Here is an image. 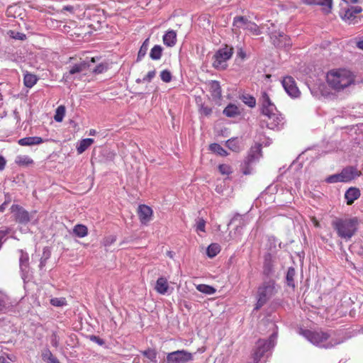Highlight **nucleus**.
Instances as JSON below:
<instances>
[{"label": "nucleus", "instance_id": "1", "mask_svg": "<svg viewBox=\"0 0 363 363\" xmlns=\"http://www.w3.org/2000/svg\"><path fill=\"white\" fill-rule=\"evenodd\" d=\"M262 113L264 118L261 125H265L271 130H280L285 123L284 118L277 111L275 105L271 101L269 95L263 91L261 96Z\"/></svg>", "mask_w": 363, "mask_h": 363}, {"label": "nucleus", "instance_id": "2", "mask_svg": "<svg viewBox=\"0 0 363 363\" xmlns=\"http://www.w3.org/2000/svg\"><path fill=\"white\" fill-rule=\"evenodd\" d=\"M329 86L339 92L355 84V75L346 69H333L326 75Z\"/></svg>", "mask_w": 363, "mask_h": 363}, {"label": "nucleus", "instance_id": "3", "mask_svg": "<svg viewBox=\"0 0 363 363\" xmlns=\"http://www.w3.org/2000/svg\"><path fill=\"white\" fill-rule=\"evenodd\" d=\"M358 219L354 218H337L332 222V226L337 235L345 241L350 240L357 233Z\"/></svg>", "mask_w": 363, "mask_h": 363}, {"label": "nucleus", "instance_id": "4", "mask_svg": "<svg viewBox=\"0 0 363 363\" xmlns=\"http://www.w3.org/2000/svg\"><path fill=\"white\" fill-rule=\"evenodd\" d=\"M300 334L313 345L325 349L332 348L341 342L337 339L332 337L331 335L328 332L323 330H302Z\"/></svg>", "mask_w": 363, "mask_h": 363}, {"label": "nucleus", "instance_id": "5", "mask_svg": "<svg viewBox=\"0 0 363 363\" xmlns=\"http://www.w3.org/2000/svg\"><path fill=\"white\" fill-rule=\"evenodd\" d=\"M277 293L275 281L272 279L264 281L257 289V303L255 310H259Z\"/></svg>", "mask_w": 363, "mask_h": 363}, {"label": "nucleus", "instance_id": "6", "mask_svg": "<svg viewBox=\"0 0 363 363\" xmlns=\"http://www.w3.org/2000/svg\"><path fill=\"white\" fill-rule=\"evenodd\" d=\"M276 335H272L269 340H259L254 352V360L256 362H265L270 355V350L274 347Z\"/></svg>", "mask_w": 363, "mask_h": 363}, {"label": "nucleus", "instance_id": "7", "mask_svg": "<svg viewBox=\"0 0 363 363\" xmlns=\"http://www.w3.org/2000/svg\"><path fill=\"white\" fill-rule=\"evenodd\" d=\"M264 27H267L272 43L276 47L281 48H289L291 47V42L290 38L283 32L277 31L271 28L268 24L264 25L262 28Z\"/></svg>", "mask_w": 363, "mask_h": 363}, {"label": "nucleus", "instance_id": "8", "mask_svg": "<svg viewBox=\"0 0 363 363\" xmlns=\"http://www.w3.org/2000/svg\"><path fill=\"white\" fill-rule=\"evenodd\" d=\"M233 55V48L225 47L220 49L213 56V66L219 69H224L227 67L226 62Z\"/></svg>", "mask_w": 363, "mask_h": 363}, {"label": "nucleus", "instance_id": "9", "mask_svg": "<svg viewBox=\"0 0 363 363\" xmlns=\"http://www.w3.org/2000/svg\"><path fill=\"white\" fill-rule=\"evenodd\" d=\"M192 354L182 350L167 354V363H186L192 359Z\"/></svg>", "mask_w": 363, "mask_h": 363}, {"label": "nucleus", "instance_id": "10", "mask_svg": "<svg viewBox=\"0 0 363 363\" xmlns=\"http://www.w3.org/2000/svg\"><path fill=\"white\" fill-rule=\"evenodd\" d=\"M238 223L235 229V232L233 233H230V236L231 239L238 241L241 239L244 226H245L248 223L247 218L245 216H241L239 214L235 215L234 217L231 219L230 223Z\"/></svg>", "mask_w": 363, "mask_h": 363}, {"label": "nucleus", "instance_id": "11", "mask_svg": "<svg viewBox=\"0 0 363 363\" xmlns=\"http://www.w3.org/2000/svg\"><path fill=\"white\" fill-rule=\"evenodd\" d=\"M11 211L13 214L16 220L20 223L26 224L32 219V216L19 205H12Z\"/></svg>", "mask_w": 363, "mask_h": 363}, {"label": "nucleus", "instance_id": "12", "mask_svg": "<svg viewBox=\"0 0 363 363\" xmlns=\"http://www.w3.org/2000/svg\"><path fill=\"white\" fill-rule=\"evenodd\" d=\"M282 86L288 94L292 98L299 96L301 92L296 86V82L292 77L286 76L281 81Z\"/></svg>", "mask_w": 363, "mask_h": 363}, {"label": "nucleus", "instance_id": "13", "mask_svg": "<svg viewBox=\"0 0 363 363\" xmlns=\"http://www.w3.org/2000/svg\"><path fill=\"white\" fill-rule=\"evenodd\" d=\"M91 67V64L85 61H82L79 63L72 65L69 70L65 72L63 75V79L65 81L72 80V76L76 74L81 73L86 71L87 68Z\"/></svg>", "mask_w": 363, "mask_h": 363}, {"label": "nucleus", "instance_id": "14", "mask_svg": "<svg viewBox=\"0 0 363 363\" xmlns=\"http://www.w3.org/2000/svg\"><path fill=\"white\" fill-rule=\"evenodd\" d=\"M340 173L344 182H348L360 175V172H359L357 169L353 167H348L345 168Z\"/></svg>", "mask_w": 363, "mask_h": 363}, {"label": "nucleus", "instance_id": "15", "mask_svg": "<svg viewBox=\"0 0 363 363\" xmlns=\"http://www.w3.org/2000/svg\"><path fill=\"white\" fill-rule=\"evenodd\" d=\"M152 214L150 207L146 205H140L138 207V215L142 223H147L150 221Z\"/></svg>", "mask_w": 363, "mask_h": 363}, {"label": "nucleus", "instance_id": "16", "mask_svg": "<svg viewBox=\"0 0 363 363\" xmlns=\"http://www.w3.org/2000/svg\"><path fill=\"white\" fill-rule=\"evenodd\" d=\"M20 252V258H19V265L20 269L23 274V277L26 276L28 273L29 271V257L28 253L23 252L22 250H19Z\"/></svg>", "mask_w": 363, "mask_h": 363}, {"label": "nucleus", "instance_id": "17", "mask_svg": "<svg viewBox=\"0 0 363 363\" xmlns=\"http://www.w3.org/2000/svg\"><path fill=\"white\" fill-rule=\"evenodd\" d=\"M261 145H255V146L252 147L247 160H248V164H254L261 157Z\"/></svg>", "mask_w": 363, "mask_h": 363}, {"label": "nucleus", "instance_id": "18", "mask_svg": "<svg viewBox=\"0 0 363 363\" xmlns=\"http://www.w3.org/2000/svg\"><path fill=\"white\" fill-rule=\"evenodd\" d=\"M360 196V191L357 188L351 187L345 194V198L348 205H351Z\"/></svg>", "mask_w": 363, "mask_h": 363}, {"label": "nucleus", "instance_id": "19", "mask_svg": "<svg viewBox=\"0 0 363 363\" xmlns=\"http://www.w3.org/2000/svg\"><path fill=\"white\" fill-rule=\"evenodd\" d=\"M44 140L40 137H26L21 138L18 140V144L22 146H31L35 145H40Z\"/></svg>", "mask_w": 363, "mask_h": 363}, {"label": "nucleus", "instance_id": "20", "mask_svg": "<svg viewBox=\"0 0 363 363\" xmlns=\"http://www.w3.org/2000/svg\"><path fill=\"white\" fill-rule=\"evenodd\" d=\"M164 44L168 47H173L177 42V34L173 30L167 31L163 36Z\"/></svg>", "mask_w": 363, "mask_h": 363}, {"label": "nucleus", "instance_id": "21", "mask_svg": "<svg viewBox=\"0 0 363 363\" xmlns=\"http://www.w3.org/2000/svg\"><path fill=\"white\" fill-rule=\"evenodd\" d=\"M169 289V285L167 283V279L164 277H160L157 281L155 285L156 291L161 294H164L167 292Z\"/></svg>", "mask_w": 363, "mask_h": 363}, {"label": "nucleus", "instance_id": "22", "mask_svg": "<svg viewBox=\"0 0 363 363\" xmlns=\"http://www.w3.org/2000/svg\"><path fill=\"white\" fill-rule=\"evenodd\" d=\"M273 272V264L272 256L270 254H267L264 256V262L263 267V273L264 275L269 277Z\"/></svg>", "mask_w": 363, "mask_h": 363}, {"label": "nucleus", "instance_id": "23", "mask_svg": "<svg viewBox=\"0 0 363 363\" xmlns=\"http://www.w3.org/2000/svg\"><path fill=\"white\" fill-rule=\"evenodd\" d=\"M38 81V77L36 75L26 72L24 74L23 77V83L24 85L28 88H32Z\"/></svg>", "mask_w": 363, "mask_h": 363}, {"label": "nucleus", "instance_id": "24", "mask_svg": "<svg viewBox=\"0 0 363 363\" xmlns=\"http://www.w3.org/2000/svg\"><path fill=\"white\" fill-rule=\"evenodd\" d=\"M223 114L228 117H235L240 115V110L237 106L229 104L223 110Z\"/></svg>", "mask_w": 363, "mask_h": 363}, {"label": "nucleus", "instance_id": "25", "mask_svg": "<svg viewBox=\"0 0 363 363\" xmlns=\"http://www.w3.org/2000/svg\"><path fill=\"white\" fill-rule=\"evenodd\" d=\"M94 140L92 138H86L80 141L79 145L77 147L79 154L83 153L89 146L94 143Z\"/></svg>", "mask_w": 363, "mask_h": 363}, {"label": "nucleus", "instance_id": "26", "mask_svg": "<svg viewBox=\"0 0 363 363\" xmlns=\"http://www.w3.org/2000/svg\"><path fill=\"white\" fill-rule=\"evenodd\" d=\"M246 18L243 16H236L233 19V26L238 28H242L245 30L247 28V24L249 23Z\"/></svg>", "mask_w": 363, "mask_h": 363}, {"label": "nucleus", "instance_id": "27", "mask_svg": "<svg viewBox=\"0 0 363 363\" xmlns=\"http://www.w3.org/2000/svg\"><path fill=\"white\" fill-rule=\"evenodd\" d=\"M15 162L20 166H28L33 163V160L28 155H18Z\"/></svg>", "mask_w": 363, "mask_h": 363}, {"label": "nucleus", "instance_id": "28", "mask_svg": "<svg viewBox=\"0 0 363 363\" xmlns=\"http://www.w3.org/2000/svg\"><path fill=\"white\" fill-rule=\"evenodd\" d=\"M73 233L79 238H84L87 235L88 229L84 225L77 224L74 227Z\"/></svg>", "mask_w": 363, "mask_h": 363}, {"label": "nucleus", "instance_id": "29", "mask_svg": "<svg viewBox=\"0 0 363 363\" xmlns=\"http://www.w3.org/2000/svg\"><path fill=\"white\" fill-rule=\"evenodd\" d=\"M210 89L213 96L216 98L221 96V88L218 82L212 81L210 84Z\"/></svg>", "mask_w": 363, "mask_h": 363}, {"label": "nucleus", "instance_id": "30", "mask_svg": "<svg viewBox=\"0 0 363 363\" xmlns=\"http://www.w3.org/2000/svg\"><path fill=\"white\" fill-rule=\"evenodd\" d=\"M162 48L160 45H155L150 50V57L153 60H158L162 54Z\"/></svg>", "mask_w": 363, "mask_h": 363}, {"label": "nucleus", "instance_id": "31", "mask_svg": "<svg viewBox=\"0 0 363 363\" xmlns=\"http://www.w3.org/2000/svg\"><path fill=\"white\" fill-rule=\"evenodd\" d=\"M220 245L217 243H212L208 247L206 250V253L208 257L213 258L215 256H216L220 252Z\"/></svg>", "mask_w": 363, "mask_h": 363}, {"label": "nucleus", "instance_id": "32", "mask_svg": "<svg viewBox=\"0 0 363 363\" xmlns=\"http://www.w3.org/2000/svg\"><path fill=\"white\" fill-rule=\"evenodd\" d=\"M196 288L199 291L208 295H212L216 291L213 286L206 284H198Z\"/></svg>", "mask_w": 363, "mask_h": 363}, {"label": "nucleus", "instance_id": "33", "mask_svg": "<svg viewBox=\"0 0 363 363\" xmlns=\"http://www.w3.org/2000/svg\"><path fill=\"white\" fill-rule=\"evenodd\" d=\"M245 30L255 35H259L262 33L260 28L255 23L252 21H250L249 23L247 24V28Z\"/></svg>", "mask_w": 363, "mask_h": 363}, {"label": "nucleus", "instance_id": "34", "mask_svg": "<svg viewBox=\"0 0 363 363\" xmlns=\"http://www.w3.org/2000/svg\"><path fill=\"white\" fill-rule=\"evenodd\" d=\"M65 115V107L60 106L57 108L54 119L57 122H62Z\"/></svg>", "mask_w": 363, "mask_h": 363}, {"label": "nucleus", "instance_id": "35", "mask_svg": "<svg viewBox=\"0 0 363 363\" xmlns=\"http://www.w3.org/2000/svg\"><path fill=\"white\" fill-rule=\"evenodd\" d=\"M210 150L221 156H226L228 155L225 150H224L219 144L213 143L210 145Z\"/></svg>", "mask_w": 363, "mask_h": 363}, {"label": "nucleus", "instance_id": "36", "mask_svg": "<svg viewBox=\"0 0 363 363\" xmlns=\"http://www.w3.org/2000/svg\"><path fill=\"white\" fill-rule=\"evenodd\" d=\"M241 99L244 104L251 108L255 106L256 105V99L249 94L242 95Z\"/></svg>", "mask_w": 363, "mask_h": 363}, {"label": "nucleus", "instance_id": "37", "mask_svg": "<svg viewBox=\"0 0 363 363\" xmlns=\"http://www.w3.org/2000/svg\"><path fill=\"white\" fill-rule=\"evenodd\" d=\"M295 269L292 267L289 268L286 274V283L289 286L294 287V278L295 276Z\"/></svg>", "mask_w": 363, "mask_h": 363}, {"label": "nucleus", "instance_id": "38", "mask_svg": "<svg viewBox=\"0 0 363 363\" xmlns=\"http://www.w3.org/2000/svg\"><path fill=\"white\" fill-rule=\"evenodd\" d=\"M325 182L327 183H330V184L337 183V182H344L342 175H341V173L335 174L328 177L325 179Z\"/></svg>", "mask_w": 363, "mask_h": 363}, {"label": "nucleus", "instance_id": "39", "mask_svg": "<svg viewBox=\"0 0 363 363\" xmlns=\"http://www.w3.org/2000/svg\"><path fill=\"white\" fill-rule=\"evenodd\" d=\"M206 221L202 218H198L196 219V233L205 232Z\"/></svg>", "mask_w": 363, "mask_h": 363}, {"label": "nucleus", "instance_id": "40", "mask_svg": "<svg viewBox=\"0 0 363 363\" xmlns=\"http://www.w3.org/2000/svg\"><path fill=\"white\" fill-rule=\"evenodd\" d=\"M148 47H149V39L147 38L143 42V45H141V47L139 50L138 55V59H140L146 55V52L148 50Z\"/></svg>", "mask_w": 363, "mask_h": 363}, {"label": "nucleus", "instance_id": "41", "mask_svg": "<svg viewBox=\"0 0 363 363\" xmlns=\"http://www.w3.org/2000/svg\"><path fill=\"white\" fill-rule=\"evenodd\" d=\"M143 355L153 362H156L157 352L154 350H147L143 352Z\"/></svg>", "mask_w": 363, "mask_h": 363}, {"label": "nucleus", "instance_id": "42", "mask_svg": "<svg viewBox=\"0 0 363 363\" xmlns=\"http://www.w3.org/2000/svg\"><path fill=\"white\" fill-rule=\"evenodd\" d=\"M227 147L233 151L239 150L238 141L237 139H230L226 142Z\"/></svg>", "mask_w": 363, "mask_h": 363}, {"label": "nucleus", "instance_id": "43", "mask_svg": "<svg viewBox=\"0 0 363 363\" xmlns=\"http://www.w3.org/2000/svg\"><path fill=\"white\" fill-rule=\"evenodd\" d=\"M50 303L54 306H63L67 304L66 299L65 298H52L50 299Z\"/></svg>", "mask_w": 363, "mask_h": 363}, {"label": "nucleus", "instance_id": "44", "mask_svg": "<svg viewBox=\"0 0 363 363\" xmlns=\"http://www.w3.org/2000/svg\"><path fill=\"white\" fill-rule=\"evenodd\" d=\"M218 169L220 174L223 175H229L232 173V168L227 164H222L218 166Z\"/></svg>", "mask_w": 363, "mask_h": 363}, {"label": "nucleus", "instance_id": "45", "mask_svg": "<svg viewBox=\"0 0 363 363\" xmlns=\"http://www.w3.org/2000/svg\"><path fill=\"white\" fill-rule=\"evenodd\" d=\"M160 78L164 82H169L172 80V74L169 70L164 69L161 72Z\"/></svg>", "mask_w": 363, "mask_h": 363}, {"label": "nucleus", "instance_id": "46", "mask_svg": "<svg viewBox=\"0 0 363 363\" xmlns=\"http://www.w3.org/2000/svg\"><path fill=\"white\" fill-rule=\"evenodd\" d=\"M355 15L352 12L350 9H348L344 16H342L343 20L348 21L350 23L354 20Z\"/></svg>", "mask_w": 363, "mask_h": 363}, {"label": "nucleus", "instance_id": "47", "mask_svg": "<svg viewBox=\"0 0 363 363\" xmlns=\"http://www.w3.org/2000/svg\"><path fill=\"white\" fill-rule=\"evenodd\" d=\"M253 164H248V160L245 162V164L242 166V172L244 174H250L253 172L252 165Z\"/></svg>", "mask_w": 363, "mask_h": 363}, {"label": "nucleus", "instance_id": "48", "mask_svg": "<svg viewBox=\"0 0 363 363\" xmlns=\"http://www.w3.org/2000/svg\"><path fill=\"white\" fill-rule=\"evenodd\" d=\"M9 228L0 230V249L1 248L3 242L6 240V236L9 233Z\"/></svg>", "mask_w": 363, "mask_h": 363}, {"label": "nucleus", "instance_id": "49", "mask_svg": "<svg viewBox=\"0 0 363 363\" xmlns=\"http://www.w3.org/2000/svg\"><path fill=\"white\" fill-rule=\"evenodd\" d=\"M106 69H107V66L104 63H101L99 65H97L95 68L93 69V72L95 74H101V73L105 72Z\"/></svg>", "mask_w": 363, "mask_h": 363}, {"label": "nucleus", "instance_id": "50", "mask_svg": "<svg viewBox=\"0 0 363 363\" xmlns=\"http://www.w3.org/2000/svg\"><path fill=\"white\" fill-rule=\"evenodd\" d=\"M155 70L148 72V73L143 78V82H150L155 76Z\"/></svg>", "mask_w": 363, "mask_h": 363}, {"label": "nucleus", "instance_id": "51", "mask_svg": "<svg viewBox=\"0 0 363 363\" xmlns=\"http://www.w3.org/2000/svg\"><path fill=\"white\" fill-rule=\"evenodd\" d=\"M7 302V297L3 294L0 293V311L5 308Z\"/></svg>", "mask_w": 363, "mask_h": 363}, {"label": "nucleus", "instance_id": "52", "mask_svg": "<svg viewBox=\"0 0 363 363\" xmlns=\"http://www.w3.org/2000/svg\"><path fill=\"white\" fill-rule=\"evenodd\" d=\"M75 10V7L73 6H65L58 12L63 13L65 11H68L70 13H74Z\"/></svg>", "mask_w": 363, "mask_h": 363}, {"label": "nucleus", "instance_id": "53", "mask_svg": "<svg viewBox=\"0 0 363 363\" xmlns=\"http://www.w3.org/2000/svg\"><path fill=\"white\" fill-rule=\"evenodd\" d=\"M90 340L99 345H103L104 344V340L99 337L91 335L90 337Z\"/></svg>", "mask_w": 363, "mask_h": 363}, {"label": "nucleus", "instance_id": "54", "mask_svg": "<svg viewBox=\"0 0 363 363\" xmlns=\"http://www.w3.org/2000/svg\"><path fill=\"white\" fill-rule=\"evenodd\" d=\"M59 340L56 334H53L51 337V344L52 346L57 347L58 346Z\"/></svg>", "mask_w": 363, "mask_h": 363}, {"label": "nucleus", "instance_id": "55", "mask_svg": "<svg viewBox=\"0 0 363 363\" xmlns=\"http://www.w3.org/2000/svg\"><path fill=\"white\" fill-rule=\"evenodd\" d=\"M350 9L354 15H357L362 11V9L358 6H352Z\"/></svg>", "mask_w": 363, "mask_h": 363}, {"label": "nucleus", "instance_id": "56", "mask_svg": "<svg viewBox=\"0 0 363 363\" xmlns=\"http://www.w3.org/2000/svg\"><path fill=\"white\" fill-rule=\"evenodd\" d=\"M6 164V159L3 156L0 155V172L3 171L4 169Z\"/></svg>", "mask_w": 363, "mask_h": 363}, {"label": "nucleus", "instance_id": "57", "mask_svg": "<svg viewBox=\"0 0 363 363\" xmlns=\"http://www.w3.org/2000/svg\"><path fill=\"white\" fill-rule=\"evenodd\" d=\"M201 112L206 116H208L211 113L212 110L211 108L208 107H202L201 108Z\"/></svg>", "mask_w": 363, "mask_h": 363}, {"label": "nucleus", "instance_id": "58", "mask_svg": "<svg viewBox=\"0 0 363 363\" xmlns=\"http://www.w3.org/2000/svg\"><path fill=\"white\" fill-rule=\"evenodd\" d=\"M320 4L327 6L329 9H331L333 5V0H323V2L320 3Z\"/></svg>", "mask_w": 363, "mask_h": 363}, {"label": "nucleus", "instance_id": "59", "mask_svg": "<svg viewBox=\"0 0 363 363\" xmlns=\"http://www.w3.org/2000/svg\"><path fill=\"white\" fill-rule=\"evenodd\" d=\"M49 363H60L59 360L55 357L52 353H49Z\"/></svg>", "mask_w": 363, "mask_h": 363}, {"label": "nucleus", "instance_id": "60", "mask_svg": "<svg viewBox=\"0 0 363 363\" xmlns=\"http://www.w3.org/2000/svg\"><path fill=\"white\" fill-rule=\"evenodd\" d=\"M115 241H116L115 237L111 236L110 238H107L105 240V245H109L112 244Z\"/></svg>", "mask_w": 363, "mask_h": 363}, {"label": "nucleus", "instance_id": "61", "mask_svg": "<svg viewBox=\"0 0 363 363\" xmlns=\"http://www.w3.org/2000/svg\"><path fill=\"white\" fill-rule=\"evenodd\" d=\"M238 57H240L241 59H245V52L242 50V48H239L237 52Z\"/></svg>", "mask_w": 363, "mask_h": 363}, {"label": "nucleus", "instance_id": "62", "mask_svg": "<svg viewBox=\"0 0 363 363\" xmlns=\"http://www.w3.org/2000/svg\"><path fill=\"white\" fill-rule=\"evenodd\" d=\"M13 38L15 39L24 40L26 38V35L23 33H17L16 35L13 36Z\"/></svg>", "mask_w": 363, "mask_h": 363}, {"label": "nucleus", "instance_id": "63", "mask_svg": "<svg viewBox=\"0 0 363 363\" xmlns=\"http://www.w3.org/2000/svg\"><path fill=\"white\" fill-rule=\"evenodd\" d=\"M356 45L359 49L363 50V40H357L356 43Z\"/></svg>", "mask_w": 363, "mask_h": 363}, {"label": "nucleus", "instance_id": "64", "mask_svg": "<svg viewBox=\"0 0 363 363\" xmlns=\"http://www.w3.org/2000/svg\"><path fill=\"white\" fill-rule=\"evenodd\" d=\"M303 1L305 4H309V5L318 4L316 0H303Z\"/></svg>", "mask_w": 363, "mask_h": 363}]
</instances>
